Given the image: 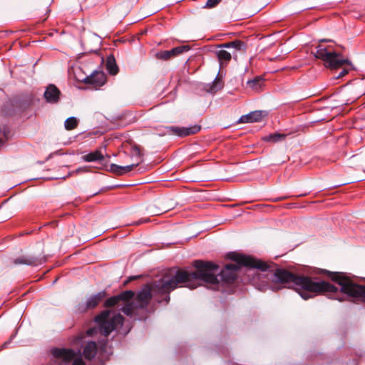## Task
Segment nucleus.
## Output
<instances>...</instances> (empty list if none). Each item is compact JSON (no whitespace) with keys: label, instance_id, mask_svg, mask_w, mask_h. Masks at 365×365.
<instances>
[{"label":"nucleus","instance_id":"1","mask_svg":"<svg viewBox=\"0 0 365 365\" xmlns=\"http://www.w3.org/2000/svg\"><path fill=\"white\" fill-rule=\"evenodd\" d=\"M227 258L236 262L227 264L220 272V278L222 283L232 284L237 277V273L241 266L257 269V278L261 281L258 289L266 291L269 289L274 292L287 287H292L304 299H308L315 295L324 294L328 282L324 280L316 281L307 276L296 275L287 270L278 269L274 263L268 264L237 252L227 254Z\"/></svg>","mask_w":365,"mask_h":365},{"label":"nucleus","instance_id":"2","mask_svg":"<svg viewBox=\"0 0 365 365\" xmlns=\"http://www.w3.org/2000/svg\"><path fill=\"white\" fill-rule=\"evenodd\" d=\"M192 265L196 270L189 272L183 269L170 270L162 278L155 280L151 286L145 285L138 293L135 297L136 308L145 309L148 307L153 293L165 294L163 300L168 303L169 294L177 287H188L195 289L199 286L198 280L202 281L210 285L218 286L220 279L215 273L219 269V266L212 262L195 260Z\"/></svg>","mask_w":365,"mask_h":365},{"label":"nucleus","instance_id":"3","mask_svg":"<svg viewBox=\"0 0 365 365\" xmlns=\"http://www.w3.org/2000/svg\"><path fill=\"white\" fill-rule=\"evenodd\" d=\"M327 273L329 278L339 284L340 289L328 282L324 295L339 302L353 300L365 302V286L354 283L345 273L330 272Z\"/></svg>","mask_w":365,"mask_h":365},{"label":"nucleus","instance_id":"4","mask_svg":"<svg viewBox=\"0 0 365 365\" xmlns=\"http://www.w3.org/2000/svg\"><path fill=\"white\" fill-rule=\"evenodd\" d=\"M317 58L321 59L324 65L329 68L335 69L341 67L344 64H349L350 62L341 54L334 51L330 46H324L319 44L315 48L313 52Z\"/></svg>","mask_w":365,"mask_h":365},{"label":"nucleus","instance_id":"5","mask_svg":"<svg viewBox=\"0 0 365 365\" xmlns=\"http://www.w3.org/2000/svg\"><path fill=\"white\" fill-rule=\"evenodd\" d=\"M95 321L99 325L100 333L108 336L112 331L123 325L124 317L117 314L110 318V312L103 311L95 317Z\"/></svg>","mask_w":365,"mask_h":365},{"label":"nucleus","instance_id":"6","mask_svg":"<svg viewBox=\"0 0 365 365\" xmlns=\"http://www.w3.org/2000/svg\"><path fill=\"white\" fill-rule=\"evenodd\" d=\"M53 356L57 359L68 362L73 359L71 365H86L81 356L75 358L76 353L73 349L64 348H55L51 351Z\"/></svg>","mask_w":365,"mask_h":365},{"label":"nucleus","instance_id":"7","mask_svg":"<svg viewBox=\"0 0 365 365\" xmlns=\"http://www.w3.org/2000/svg\"><path fill=\"white\" fill-rule=\"evenodd\" d=\"M189 50V46H179L169 51H160L155 54V57L159 60L168 61Z\"/></svg>","mask_w":365,"mask_h":365},{"label":"nucleus","instance_id":"8","mask_svg":"<svg viewBox=\"0 0 365 365\" xmlns=\"http://www.w3.org/2000/svg\"><path fill=\"white\" fill-rule=\"evenodd\" d=\"M106 77L102 71H93L84 79L86 84L91 85L94 88H98L105 84Z\"/></svg>","mask_w":365,"mask_h":365},{"label":"nucleus","instance_id":"9","mask_svg":"<svg viewBox=\"0 0 365 365\" xmlns=\"http://www.w3.org/2000/svg\"><path fill=\"white\" fill-rule=\"evenodd\" d=\"M227 48V47L223 46L222 43L217 46V50H216L215 51V55L217 57V59L221 67L225 66L228 64V63L230 61L232 58V56H236L235 51L230 53V51L226 50Z\"/></svg>","mask_w":365,"mask_h":365},{"label":"nucleus","instance_id":"10","mask_svg":"<svg viewBox=\"0 0 365 365\" xmlns=\"http://www.w3.org/2000/svg\"><path fill=\"white\" fill-rule=\"evenodd\" d=\"M169 130L171 131L173 134L180 136V137H185L188 136L192 134H195L197 133L200 127V126H192V127H175V126H170L168 128Z\"/></svg>","mask_w":365,"mask_h":365},{"label":"nucleus","instance_id":"11","mask_svg":"<svg viewBox=\"0 0 365 365\" xmlns=\"http://www.w3.org/2000/svg\"><path fill=\"white\" fill-rule=\"evenodd\" d=\"M61 92L53 84L47 86L44 92V98L48 103H56L59 101Z\"/></svg>","mask_w":365,"mask_h":365},{"label":"nucleus","instance_id":"12","mask_svg":"<svg viewBox=\"0 0 365 365\" xmlns=\"http://www.w3.org/2000/svg\"><path fill=\"white\" fill-rule=\"evenodd\" d=\"M42 259L34 257V256H28L24 255L21 256L14 260V263L15 264H26L29 266H37L42 263Z\"/></svg>","mask_w":365,"mask_h":365},{"label":"nucleus","instance_id":"13","mask_svg":"<svg viewBox=\"0 0 365 365\" xmlns=\"http://www.w3.org/2000/svg\"><path fill=\"white\" fill-rule=\"evenodd\" d=\"M139 165V160L133 162L131 164L121 166L112 163L110 166V171L115 175H122L132 171L135 168Z\"/></svg>","mask_w":365,"mask_h":365},{"label":"nucleus","instance_id":"14","mask_svg":"<svg viewBox=\"0 0 365 365\" xmlns=\"http://www.w3.org/2000/svg\"><path fill=\"white\" fill-rule=\"evenodd\" d=\"M98 351V346L94 341H89L83 348V355L87 360L93 359Z\"/></svg>","mask_w":365,"mask_h":365},{"label":"nucleus","instance_id":"15","mask_svg":"<svg viewBox=\"0 0 365 365\" xmlns=\"http://www.w3.org/2000/svg\"><path fill=\"white\" fill-rule=\"evenodd\" d=\"M105 297L106 292L104 291L99 292L98 293L91 296L86 301V308H95Z\"/></svg>","mask_w":365,"mask_h":365},{"label":"nucleus","instance_id":"16","mask_svg":"<svg viewBox=\"0 0 365 365\" xmlns=\"http://www.w3.org/2000/svg\"><path fill=\"white\" fill-rule=\"evenodd\" d=\"M262 118V112L260 110H255L250 112L246 115H243L240 118L242 123H254L259 122Z\"/></svg>","mask_w":365,"mask_h":365},{"label":"nucleus","instance_id":"17","mask_svg":"<svg viewBox=\"0 0 365 365\" xmlns=\"http://www.w3.org/2000/svg\"><path fill=\"white\" fill-rule=\"evenodd\" d=\"M106 67L107 71L110 75H116L118 73L119 68L113 55H110L107 57Z\"/></svg>","mask_w":365,"mask_h":365},{"label":"nucleus","instance_id":"18","mask_svg":"<svg viewBox=\"0 0 365 365\" xmlns=\"http://www.w3.org/2000/svg\"><path fill=\"white\" fill-rule=\"evenodd\" d=\"M82 159L85 162H96L104 159V156L101 150H96L82 156Z\"/></svg>","mask_w":365,"mask_h":365},{"label":"nucleus","instance_id":"19","mask_svg":"<svg viewBox=\"0 0 365 365\" xmlns=\"http://www.w3.org/2000/svg\"><path fill=\"white\" fill-rule=\"evenodd\" d=\"M223 46L227 47L230 49H233V51H245L246 44L241 40H235L231 42L223 43Z\"/></svg>","mask_w":365,"mask_h":365},{"label":"nucleus","instance_id":"20","mask_svg":"<svg viewBox=\"0 0 365 365\" xmlns=\"http://www.w3.org/2000/svg\"><path fill=\"white\" fill-rule=\"evenodd\" d=\"M223 87V82L220 78L217 77L213 81L211 84L207 86L206 90L210 93H215Z\"/></svg>","mask_w":365,"mask_h":365},{"label":"nucleus","instance_id":"21","mask_svg":"<svg viewBox=\"0 0 365 365\" xmlns=\"http://www.w3.org/2000/svg\"><path fill=\"white\" fill-rule=\"evenodd\" d=\"M248 86L255 91H258L264 85V79L261 76H257L255 78L247 81Z\"/></svg>","mask_w":365,"mask_h":365},{"label":"nucleus","instance_id":"22","mask_svg":"<svg viewBox=\"0 0 365 365\" xmlns=\"http://www.w3.org/2000/svg\"><path fill=\"white\" fill-rule=\"evenodd\" d=\"M130 153L131 155V158L135 160L134 162H137L138 160H139V164H140L142 161V160H141L142 154H141L140 147L137 145H132L130 148Z\"/></svg>","mask_w":365,"mask_h":365},{"label":"nucleus","instance_id":"23","mask_svg":"<svg viewBox=\"0 0 365 365\" xmlns=\"http://www.w3.org/2000/svg\"><path fill=\"white\" fill-rule=\"evenodd\" d=\"M117 296L118 297L120 302L129 303L130 300L134 297L135 293L131 290H126L121 292L120 294H118Z\"/></svg>","mask_w":365,"mask_h":365},{"label":"nucleus","instance_id":"24","mask_svg":"<svg viewBox=\"0 0 365 365\" xmlns=\"http://www.w3.org/2000/svg\"><path fill=\"white\" fill-rule=\"evenodd\" d=\"M136 308V304L133 303H125V304L122 307V312L127 316L132 317L134 312V309Z\"/></svg>","mask_w":365,"mask_h":365},{"label":"nucleus","instance_id":"25","mask_svg":"<svg viewBox=\"0 0 365 365\" xmlns=\"http://www.w3.org/2000/svg\"><path fill=\"white\" fill-rule=\"evenodd\" d=\"M286 135L285 134H281V133H273L270 134L268 136H266L264 138V140L266 141H271V142H278L280 140H282L285 139Z\"/></svg>","mask_w":365,"mask_h":365},{"label":"nucleus","instance_id":"26","mask_svg":"<svg viewBox=\"0 0 365 365\" xmlns=\"http://www.w3.org/2000/svg\"><path fill=\"white\" fill-rule=\"evenodd\" d=\"M78 125V120L75 117H70L65 120L64 126L68 130L76 128Z\"/></svg>","mask_w":365,"mask_h":365},{"label":"nucleus","instance_id":"27","mask_svg":"<svg viewBox=\"0 0 365 365\" xmlns=\"http://www.w3.org/2000/svg\"><path fill=\"white\" fill-rule=\"evenodd\" d=\"M120 300L118 299V297L115 295L107 299L104 302V307H112L118 304Z\"/></svg>","mask_w":365,"mask_h":365},{"label":"nucleus","instance_id":"28","mask_svg":"<svg viewBox=\"0 0 365 365\" xmlns=\"http://www.w3.org/2000/svg\"><path fill=\"white\" fill-rule=\"evenodd\" d=\"M221 0H207L204 8L212 9L215 7Z\"/></svg>","mask_w":365,"mask_h":365},{"label":"nucleus","instance_id":"29","mask_svg":"<svg viewBox=\"0 0 365 365\" xmlns=\"http://www.w3.org/2000/svg\"><path fill=\"white\" fill-rule=\"evenodd\" d=\"M8 137H7V133L6 132V130H2L1 129H0V147H1L4 142L7 140Z\"/></svg>","mask_w":365,"mask_h":365},{"label":"nucleus","instance_id":"30","mask_svg":"<svg viewBox=\"0 0 365 365\" xmlns=\"http://www.w3.org/2000/svg\"><path fill=\"white\" fill-rule=\"evenodd\" d=\"M348 73V70L347 69H342V71L338 74L337 76V78H341L343 76H344L345 75H346Z\"/></svg>","mask_w":365,"mask_h":365},{"label":"nucleus","instance_id":"31","mask_svg":"<svg viewBox=\"0 0 365 365\" xmlns=\"http://www.w3.org/2000/svg\"><path fill=\"white\" fill-rule=\"evenodd\" d=\"M92 332H93V329H89L88 331V334H91Z\"/></svg>","mask_w":365,"mask_h":365},{"label":"nucleus","instance_id":"32","mask_svg":"<svg viewBox=\"0 0 365 365\" xmlns=\"http://www.w3.org/2000/svg\"><path fill=\"white\" fill-rule=\"evenodd\" d=\"M106 344H104L103 346L101 347V349H106Z\"/></svg>","mask_w":365,"mask_h":365},{"label":"nucleus","instance_id":"33","mask_svg":"<svg viewBox=\"0 0 365 365\" xmlns=\"http://www.w3.org/2000/svg\"><path fill=\"white\" fill-rule=\"evenodd\" d=\"M8 344H9V342H6V343H4V346H6Z\"/></svg>","mask_w":365,"mask_h":365}]
</instances>
